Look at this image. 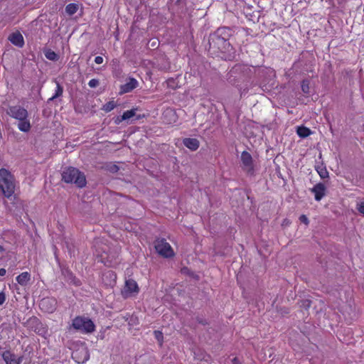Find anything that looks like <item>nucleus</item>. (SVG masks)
Listing matches in <instances>:
<instances>
[{"label": "nucleus", "instance_id": "obj_1", "mask_svg": "<svg viewBox=\"0 0 364 364\" xmlns=\"http://www.w3.org/2000/svg\"><path fill=\"white\" fill-rule=\"evenodd\" d=\"M6 114L16 122L19 131L28 132L31 129V123L28 110L23 107L16 105L9 106Z\"/></svg>", "mask_w": 364, "mask_h": 364}, {"label": "nucleus", "instance_id": "obj_2", "mask_svg": "<svg viewBox=\"0 0 364 364\" xmlns=\"http://www.w3.org/2000/svg\"><path fill=\"white\" fill-rule=\"evenodd\" d=\"M230 35V30L229 28L225 27L218 28L210 37V48H216L223 53H229L232 50V46L228 41Z\"/></svg>", "mask_w": 364, "mask_h": 364}, {"label": "nucleus", "instance_id": "obj_3", "mask_svg": "<svg viewBox=\"0 0 364 364\" xmlns=\"http://www.w3.org/2000/svg\"><path fill=\"white\" fill-rule=\"evenodd\" d=\"M16 180L13 174L6 169H0V190L4 196L10 198L15 192Z\"/></svg>", "mask_w": 364, "mask_h": 364}, {"label": "nucleus", "instance_id": "obj_4", "mask_svg": "<svg viewBox=\"0 0 364 364\" xmlns=\"http://www.w3.org/2000/svg\"><path fill=\"white\" fill-rule=\"evenodd\" d=\"M62 179L65 183H74L79 188H82L86 185V178L84 173L73 167H68L63 170Z\"/></svg>", "mask_w": 364, "mask_h": 364}, {"label": "nucleus", "instance_id": "obj_5", "mask_svg": "<svg viewBox=\"0 0 364 364\" xmlns=\"http://www.w3.org/2000/svg\"><path fill=\"white\" fill-rule=\"evenodd\" d=\"M73 328L84 334H90L95 331L94 322L89 318L85 316H76L72 321Z\"/></svg>", "mask_w": 364, "mask_h": 364}, {"label": "nucleus", "instance_id": "obj_6", "mask_svg": "<svg viewBox=\"0 0 364 364\" xmlns=\"http://www.w3.org/2000/svg\"><path fill=\"white\" fill-rule=\"evenodd\" d=\"M155 249L156 252L164 257H171L174 255L172 247L165 239L156 240Z\"/></svg>", "mask_w": 364, "mask_h": 364}, {"label": "nucleus", "instance_id": "obj_7", "mask_svg": "<svg viewBox=\"0 0 364 364\" xmlns=\"http://www.w3.org/2000/svg\"><path fill=\"white\" fill-rule=\"evenodd\" d=\"M139 288L136 281L132 279H127L122 290V296L124 299L132 297L138 294Z\"/></svg>", "mask_w": 364, "mask_h": 364}, {"label": "nucleus", "instance_id": "obj_8", "mask_svg": "<svg viewBox=\"0 0 364 364\" xmlns=\"http://www.w3.org/2000/svg\"><path fill=\"white\" fill-rule=\"evenodd\" d=\"M72 358L77 363H85L90 358V353L87 348L84 346L79 347L73 352Z\"/></svg>", "mask_w": 364, "mask_h": 364}, {"label": "nucleus", "instance_id": "obj_9", "mask_svg": "<svg viewBox=\"0 0 364 364\" xmlns=\"http://www.w3.org/2000/svg\"><path fill=\"white\" fill-rule=\"evenodd\" d=\"M56 301L53 298H43L41 299L39 306L41 310L47 313H53L56 309Z\"/></svg>", "mask_w": 364, "mask_h": 364}, {"label": "nucleus", "instance_id": "obj_10", "mask_svg": "<svg viewBox=\"0 0 364 364\" xmlns=\"http://www.w3.org/2000/svg\"><path fill=\"white\" fill-rule=\"evenodd\" d=\"M2 358L6 364H20L22 358L16 355L10 350H6L2 353Z\"/></svg>", "mask_w": 364, "mask_h": 364}, {"label": "nucleus", "instance_id": "obj_11", "mask_svg": "<svg viewBox=\"0 0 364 364\" xmlns=\"http://www.w3.org/2000/svg\"><path fill=\"white\" fill-rule=\"evenodd\" d=\"M138 85L139 82L135 78L129 77L124 85H121L120 93L124 94L130 92L137 87Z\"/></svg>", "mask_w": 364, "mask_h": 364}, {"label": "nucleus", "instance_id": "obj_12", "mask_svg": "<svg viewBox=\"0 0 364 364\" xmlns=\"http://www.w3.org/2000/svg\"><path fill=\"white\" fill-rule=\"evenodd\" d=\"M326 188L323 183H318L316 184L311 191L314 194L315 200L319 201L326 194Z\"/></svg>", "mask_w": 364, "mask_h": 364}, {"label": "nucleus", "instance_id": "obj_13", "mask_svg": "<svg viewBox=\"0 0 364 364\" xmlns=\"http://www.w3.org/2000/svg\"><path fill=\"white\" fill-rule=\"evenodd\" d=\"M241 161L243 166L247 171H252V158L247 151H242L241 154Z\"/></svg>", "mask_w": 364, "mask_h": 364}, {"label": "nucleus", "instance_id": "obj_14", "mask_svg": "<svg viewBox=\"0 0 364 364\" xmlns=\"http://www.w3.org/2000/svg\"><path fill=\"white\" fill-rule=\"evenodd\" d=\"M9 41L15 46L21 48L24 45L23 36L19 33H13L9 38Z\"/></svg>", "mask_w": 364, "mask_h": 364}, {"label": "nucleus", "instance_id": "obj_15", "mask_svg": "<svg viewBox=\"0 0 364 364\" xmlns=\"http://www.w3.org/2000/svg\"><path fill=\"white\" fill-rule=\"evenodd\" d=\"M183 143L191 151H196L199 147L198 140L194 138H186L183 139Z\"/></svg>", "mask_w": 364, "mask_h": 364}, {"label": "nucleus", "instance_id": "obj_16", "mask_svg": "<svg viewBox=\"0 0 364 364\" xmlns=\"http://www.w3.org/2000/svg\"><path fill=\"white\" fill-rule=\"evenodd\" d=\"M16 282L21 286H26L31 280V274L27 272H24L20 274L16 278Z\"/></svg>", "mask_w": 364, "mask_h": 364}, {"label": "nucleus", "instance_id": "obj_17", "mask_svg": "<svg viewBox=\"0 0 364 364\" xmlns=\"http://www.w3.org/2000/svg\"><path fill=\"white\" fill-rule=\"evenodd\" d=\"M296 133L300 137L305 138L309 136L311 134V132L306 127H299L297 128Z\"/></svg>", "mask_w": 364, "mask_h": 364}, {"label": "nucleus", "instance_id": "obj_18", "mask_svg": "<svg viewBox=\"0 0 364 364\" xmlns=\"http://www.w3.org/2000/svg\"><path fill=\"white\" fill-rule=\"evenodd\" d=\"M79 9V6L77 4L71 3L66 6L65 11L69 15L75 14Z\"/></svg>", "mask_w": 364, "mask_h": 364}, {"label": "nucleus", "instance_id": "obj_19", "mask_svg": "<svg viewBox=\"0 0 364 364\" xmlns=\"http://www.w3.org/2000/svg\"><path fill=\"white\" fill-rule=\"evenodd\" d=\"M316 171L321 178H326L328 177V172L325 166L322 165L318 166L316 168Z\"/></svg>", "mask_w": 364, "mask_h": 364}, {"label": "nucleus", "instance_id": "obj_20", "mask_svg": "<svg viewBox=\"0 0 364 364\" xmlns=\"http://www.w3.org/2000/svg\"><path fill=\"white\" fill-rule=\"evenodd\" d=\"M63 87L58 82H56V88L55 90V94L49 99V100L52 101V100L60 97L63 95Z\"/></svg>", "mask_w": 364, "mask_h": 364}, {"label": "nucleus", "instance_id": "obj_21", "mask_svg": "<svg viewBox=\"0 0 364 364\" xmlns=\"http://www.w3.org/2000/svg\"><path fill=\"white\" fill-rule=\"evenodd\" d=\"M136 114L135 109H132L124 112L121 117V120H127L133 117Z\"/></svg>", "mask_w": 364, "mask_h": 364}, {"label": "nucleus", "instance_id": "obj_22", "mask_svg": "<svg viewBox=\"0 0 364 364\" xmlns=\"http://www.w3.org/2000/svg\"><path fill=\"white\" fill-rule=\"evenodd\" d=\"M45 55L50 60H57L58 58V55L53 50L46 51Z\"/></svg>", "mask_w": 364, "mask_h": 364}, {"label": "nucleus", "instance_id": "obj_23", "mask_svg": "<svg viewBox=\"0 0 364 364\" xmlns=\"http://www.w3.org/2000/svg\"><path fill=\"white\" fill-rule=\"evenodd\" d=\"M301 90L302 91L307 94L309 92V81L307 80H304L301 82Z\"/></svg>", "mask_w": 364, "mask_h": 364}, {"label": "nucleus", "instance_id": "obj_24", "mask_svg": "<svg viewBox=\"0 0 364 364\" xmlns=\"http://www.w3.org/2000/svg\"><path fill=\"white\" fill-rule=\"evenodd\" d=\"M115 107V103L114 102H109L104 105V110L106 112H110Z\"/></svg>", "mask_w": 364, "mask_h": 364}, {"label": "nucleus", "instance_id": "obj_25", "mask_svg": "<svg viewBox=\"0 0 364 364\" xmlns=\"http://www.w3.org/2000/svg\"><path fill=\"white\" fill-rule=\"evenodd\" d=\"M357 209L361 214L364 215V202L358 203Z\"/></svg>", "mask_w": 364, "mask_h": 364}, {"label": "nucleus", "instance_id": "obj_26", "mask_svg": "<svg viewBox=\"0 0 364 364\" xmlns=\"http://www.w3.org/2000/svg\"><path fill=\"white\" fill-rule=\"evenodd\" d=\"M98 85H99V81L96 79H92L88 82V85L90 87H96Z\"/></svg>", "mask_w": 364, "mask_h": 364}, {"label": "nucleus", "instance_id": "obj_27", "mask_svg": "<svg viewBox=\"0 0 364 364\" xmlns=\"http://www.w3.org/2000/svg\"><path fill=\"white\" fill-rule=\"evenodd\" d=\"M299 220H300L301 223H304L306 225L309 223L308 218L305 215H301L299 217Z\"/></svg>", "mask_w": 364, "mask_h": 364}, {"label": "nucleus", "instance_id": "obj_28", "mask_svg": "<svg viewBox=\"0 0 364 364\" xmlns=\"http://www.w3.org/2000/svg\"><path fill=\"white\" fill-rule=\"evenodd\" d=\"M6 301V294L4 291L0 292V306L2 305Z\"/></svg>", "mask_w": 364, "mask_h": 364}, {"label": "nucleus", "instance_id": "obj_29", "mask_svg": "<svg viewBox=\"0 0 364 364\" xmlns=\"http://www.w3.org/2000/svg\"><path fill=\"white\" fill-rule=\"evenodd\" d=\"M95 62L97 64H102L103 63V58L102 56H97L95 58Z\"/></svg>", "mask_w": 364, "mask_h": 364}, {"label": "nucleus", "instance_id": "obj_30", "mask_svg": "<svg viewBox=\"0 0 364 364\" xmlns=\"http://www.w3.org/2000/svg\"><path fill=\"white\" fill-rule=\"evenodd\" d=\"M154 334L156 336V338L158 339V340H160L161 338H162L163 336H162V333L160 331H154Z\"/></svg>", "mask_w": 364, "mask_h": 364}, {"label": "nucleus", "instance_id": "obj_31", "mask_svg": "<svg viewBox=\"0 0 364 364\" xmlns=\"http://www.w3.org/2000/svg\"><path fill=\"white\" fill-rule=\"evenodd\" d=\"M70 277L73 278L72 282H73L74 284L77 286L80 285V281L78 279H76L75 277H74L72 274H70Z\"/></svg>", "mask_w": 364, "mask_h": 364}, {"label": "nucleus", "instance_id": "obj_32", "mask_svg": "<svg viewBox=\"0 0 364 364\" xmlns=\"http://www.w3.org/2000/svg\"><path fill=\"white\" fill-rule=\"evenodd\" d=\"M174 115V112L172 109H167L165 113H164V115Z\"/></svg>", "mask_w": 364, "mask_h": 364}, {"label": "nucleus", "instance_id": "obj_33", "mask_svg": "<svg viewBox=\"0 0 364 364\" xmlns=\"http://www.w3.org/2000/svg\"><path fill=\"white\" fill-rule=\"evenodd\" d=\"M232 364H240V360L237 358H234L232 360Z\"/></svg>", "mask_w": 364, "mask_h": 364}, {"label": "nucleus", "instance_id": "obj_34", "mask_svg": "<svg viewBox=\"0 0 364 364\" xmlns=\"http://www.w3.org/2000/svg\"><path fill=\"white\" fill-rule=\"evenodd\" d=\"M6 271L5 269H4V268L0 269V276L3 277L6 274Z\"/></svg>", "mask_w": 364, "mask_h": 364}, {"label": "nucleus", "instance_id": "obj_35", "mask_svg": "<svg viewBox=\"0 0 364 364\" xmlns=\"http://www.w3.org/2000/svg\"><path fill=\"white\" fill-rule=\"evenodd\" d=\"M107 274H109L110 277H113L114 279L116 278V275L111 271L108 272Z\"/></svg>", "mask_w": 364, "mask_h": 364}, {"label": "nucleus", "instance_id": "obj_36", "mask_svg": "<svg viewBox=\"0 0 364 364\" xmlns=\"http://www.w3.org/2000/svg\"><path fill=\"white\" fill-rule=\"evenodd\" d=\"M123 120H121V117H117V119H115V123L117 124H119L120 122H122Z\"/></svg>", "mask_w": 364, "mask_h": 364}, {"label": "nucleus", "instance_id": "obj_37", "mask_svg": "<svg viewBox=\"0 0 364 364\" xmlns=\"http://www.w3.org/2000/svg\"><path fill=\"white\" fill-rule=\"evenodd\" d=\"M156 45H157V41H156V40H154V41L151 42V46L152 47H155V46H156Z\"/></svg>", "mask_w": 364, "mask_h": 364}, {"label": "nucleus", "instance_id": "obj_38", "mask_svg": "<svg viewBox=\"0 0 364 364\" xmlns=\"http://www.w3.org/2000/svg\"><path fill=\"white\" fill-rule=\"evenodd\" d=\"M4 250V248L1 245H0V252H2Z\"/></svg>", "mask_w": 364, "mask_h": 364}]
</instances>
